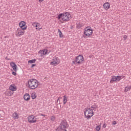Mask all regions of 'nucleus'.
Wrapping results in <instances>:
<instances>
[{
    "label": "nucleus",
    "mask_w": 131,
    "mask_h": 131,
    "mask_svg": "<svg viewBox=\"0 0 131 131\" xmlns=\"http://www.w3.org/2000/svg\"><path fill=\"white\" fill-rule=\"evenodd\" d=\"M9 89L10 91H12L13 92L16 91L17 89L16 88V86H13V85H10L9 86Z\"/></svg>",
    "instance_id": "f3484780"
},
{
    "label": "nucleus",
    "mask_w": 131,
    "mask_h": 131,
    "mask_svg": "<svg viewBox=\"0 0 131 131\" xmlns=\"http://www.w3.org/2000/svg\"><path fill=\"white\" fill-rule=\"evenodd\" d=\"M24 99L25 101H29V100H30V95L29 94L26 93L25 94Z\"/></svg>",
    "instance_id": "4468645a"
},
{
    "label": "nucleus",
    "mask_w": 131,
    "mask_h": 131,
    "mask_svg": "<svg viewBox=\"0 0 131 131\" xmlns=\"http://www.w3.org/2000/svg\"><path fill=\"white\" fill-rule=\"evenodd\" d=\"M27 29V26L24 27V28H18L17 30L16 31L15 35L16 36H21V35H24V34L25 33V31Z\"/></svg>",
    "instance_id": "423d86ee"
},
{
    "label": "nucleus",
    "mask_w": 131,
    "mask_h": 131,
    "mask_svg": "<svg viewBox=\"0 0 131 131\" xmlns=\"http://www.w3.org/2000/svg\"><path fill=\"white\" fill-rule=\"evenodd\" d=\"M40 29H42V28H39V27L38 29V30L39 31V30H40Z\"/></svg>",
    "instance_id": "f704fd0d"
},
{
    "label": "nucleus",
    "mask_w": 131,
    "mask_h": 131,
    "mask_svg": "<svg viewBox=\"0 0 131 131\" xmlns=\"http://www.w3.org/2000/svg\"><path fill=\"white\" fill-rule=\"evenodd\" d=\"M12 117L14 119H18L19 118V115L16 112H14L12 114Z\"/></svg>",
    "instance_id": "dca6fc26"
},
{
    "label": "nucleus",
    "mask_w": 131,
    "mask_h": 131,
    "mask_svg": "<svg viewBox=\"0 0 131 131\" xmlns=\"http://www.w3.org/2000/svg\"><path fill=\"white\" fill-rule=\"evenodd\" d=\"M123 38L125 40V39H126V38H127V36L126 35H124L123 37Z\"/></svg>",
    "instance_id": "7c9ffc66"
},
{
    "label": "nucleus",
    "mask_w": 131,
    "mask_h": 131,
    "mask_svg": "<svg viewBox=\"0 0 131 131\" xmlns=\"http://www.w3.org/2000/svg\"><path fill=\"white\" fill-rule=\"evenodd\" d=\"M68 98L67 97H66V95H64L63 97V105H65V104H66V103H67L68 101Z\"/></svg>",
    "instance_id": "a211bd4d"
},
{
    "label": "nucleus",
    "mask_w": 131,
    "mask_h": 131,
    "mask_svg": "<svg viewBox=\"0 0 131 131\" xmlns=\"http://www.w3.org/2000/svg\"><path fill=\"white\" fill-rule=\"evenodd\" d=\"M97 108H98V105L96 103H94L91 106L90 109L92 110V111H96Z\"/></svg>",
    "instance_id": "2eb2a0df"
},
{
    "label": "nucleus",
    "mask_w": 131,
    "mask_h": 131,
    "mask_svg": "<svg viewBox=\"0 0 131 131\" xmlns=\"http://www.w3.org/2000/svg\"><path fill=\"white\" fill-rule=\"evenodd\" d=\"M40 116H44V117H45V116H46V115L41 114V115H40Z\"/></svg>",
    "instance_id": "c9c22d12"
},
{
    "label": "nucleus",
    "mask_w": 131,
    "mask_h": 131,
    "mask_svg": "<svg viewBox=\"0 0 131 131\" xmlns=\"http://www.w3.org/2000/svg\"><path fill=\"white\" fill-rule=\"evenodd\" d=\"M58 32L59 33V37H63V34H62V32L60 29H58Z\"/></svg>",
    "instance_id": "5701e85b"
},
{
    "label": "nucleus",
    "mask_w": 131,
    "mask_h": 131,
    "mask_svg": "<svg viewBox=\"0 0 131 131\" xmlns=\"http://www.w3.org/2000/svg\"><path fill=\"white\" fill-rule=\"evenodd\" d=\"M107 126V124L106 123H104L102 126L103 128H106V127Z\"/></svg>",
    "instance_id": "cd10ccee"
},
{
    "label": "nucleus",
    "mask_w": 131,
    "mask_h": 131,
    "mask_svg": "<svg viewBox=\"0 0 131 131\" xmlns=\"http://www.w3.org/2000/svg\"><path fill=\"white\" fill-rule=\"evenodd\" d=\"M25 25H26V23L24 21H21L19 23V28H24V27H26V26H25Z\"/></svg>",
    "instance_id": "ddd939ff"
},
{
    "label": "nucleus",
    "mask_w": 131,
    "mask_h": 131,
    "mask_svg": "<svg viewBox=\"0 0 131 131\" xmlns=\"http://www.w3.org/2000/svg\"><path fill=\"white\" fill-rule=\"evenodd\" d=\"M62 98H61V97H59L58 98V99H57V102H58V101H59V100H60V99H61Z\"/></svg>",
    "instance_id": "e433bc0d"
},
{
    "label": "nucleus",
    "mask_w": 131,
    "mask_h": 131,
    "mask_svg": "<svg viewBox=\"0 0 131 131\" xmlns=\"http://www.w3.org/2000/svg\"><path fill=\"white\" fill-rule=\"evenodd\" d=\"M28 121L29 123H35L37 120L35 116L31 115L28 117Z\"/></svg>",
    "instance_id": "9d476101"
},
{
    "label": "nucleus",
    "mask_w": 131,
    "mask_h": 131,
    "mask_svg": "<svg viewBox=\"0 0 131 131\" xmlns=\"http://www.w3.org/2000/svg\"><path fill=\"white\" fill-rule=\"evenodd\" d=\"M59 126L61 131H67L66 129L68 127V126H69V125H68V123H67V121H66V120H62L60 122Z\"/></svg>",
    "instance_id": "39448f33"
},
{
    "label": "nucleus",
    "mask_w": 131,
    "mask_h": 131,
    "mask_svg": "<svg viewBox=\"0 0 131 131\" xmlns=\"http://www.w3.org/2000/svg\"><path fill=\"white\" fill-rule=\"evenodd\" d=\"M33 26H35V27H37L38 26H40V24L38 23H33L32 24Z\"/></svg>",
    "instance_id": "412c9836"
},
{
    "label": "nucleus",
    "mask_w": 131,
    "mask_h": 131,
    "mask_svg": "<svg viewBox=\"0 0 131 131\" xmlns=\"http://www.w3.org/2000/svg\"><path fill=\"white\" fill-rule=\"evenodd\" d=\"M38 86V81L35 79H31L28 81V88L30 90H35Z\"/></svg>",
    "instance_id": "f257e3e1"
},
{
    "label": "nucleus",
    "mask_w": 131,
    "mask_h": 131,
    "mask_svg": "<svg viewBox=\"0 0 131 131\" xmlns=\"http://www.w3.org/2000/svg\"><path fill=\"white\" fill-rule=\"evenodd\" d=\"M84 116L87 119H90L91 117L94 116V111L91 110V108H85L84 111Z\"/></svg>",
    "instance_id": "20e7f679"
},
{
    "label": "nucleus",
    "mask_w": 131,
    "mask_h": 131,
    "mask_svg": "<svg viewBox=\"0 0 131 131\" xmlns=\"http://www.w3.org/2000/svg\"><path fill=\"white\" fill-rule=\"evenodd\" d=\"M101 129V125H98L96 127V130L99 131Z\"/></svg>",
    "instance_id": "a878e982"
},
{
    "label": "nucleus",
    "mask_w": 131,
    "mask_h": 131,
    "mask_svg": "<svg viewBox=\"0 0 131 131\" xmlns=\"http://www.w3.org/2000/svg\"><path fill=\"white\" fill-rule=\"evenodd\" d=\"M36 30H38V28L36 27Z\"/></svg>",
    "instance_id": "58836bf2"
},
{
    "label": "nucleus",
    "mask_w": 131,
    "mask_h": 131,
    "mask_svg": "<svg viewBox=\"0 0 131 131\" xmlns=\"http://www.w3.org/2000/svg\"><path fill=\"white\" fill-rule=\"evenodd\" d=\"M51 120L52 121H55L56 120V117L54 116H52L51 117Z\"/></svg>",
    "instance_id": "393cba45"
},
{
    "label": "nucleus",
    "mask_w": 131,
    "mask_h": 131,
    "mask_svg": "<svg viewBox=\"0 0 131 131\" xmlns=\"http://www.w3.org/2000/svg\"><path fill=\"white\" fill-rule=\"evenodd\" d=\"M116 122L115 121H114L112 123V124H113V125H115V124H116Z\"/></svg>",
    "instance_id": "c756f323"
},
{
    "label": "nucleus",
    "mask_w": 131,
    "mask_h": 131,
    "mask_svg": "<svg viewBox=\"0 0 131 131\" xmlns=\"http://www.w3.org/2000/svg\"><path fill=\"white\" fill-rule=\"evenodd\" d=\"M80 27H81V25L78 24V28H80Z\"/></svg>",
    "instance_id": "2f4dec72"
},
{
    "label": "nucleus",
    "mask_w": 131,
    "mask_h": 131,
    "mask_svg": "<svg viewBox=\"0 0 131 131\" xmlns=\"http://www.w3.org/2000/svg\"><path fill=\"white\" fill-rule=\"evenodd\" d=\"M64 22H67L71 19V14L69 12H63L58 15V19H61Z\"/></svg>",
    "instance_id": "f03ea898"
},
{
    "label": "nucleus",
    "mask_w": 131,
    "mask_h": 131,
    "mask_svg": "<svg viewBox=\"0 0 131 131\" xmlns=\"http://www.w3.org/2000/svg\"><path fill=\"white\" fill-rule=\"evenodd\" d=\"M36 62V59H32L28 61L29 64H33V63H35Z\"/></svg>",
    "instance_id": "4be33fe9"
},
{
    "label": "nucleus",
    "mask_w": 131,
    "mask_h": 131,
    "mask_svg": "<svg viewBox=\"0 0 131 131\" xmlns=\"http://www.w3.org/2000/svg\"><path fill=\"white\" fill-rule=\"evenodd\" d=\"M41 54H42V55H47V53H48V50H43L42 51H39Z\"/></svg>",
    "instance_id": "aec40b11"
},
{
    "label": "nucleus",
    "mask_w": 131,
    "mask_h": 131,
    "mask_svg": "<svg viewBox=\"0 0 131 131\" xmlns=\"http://www.w3.org/2000/svg\"><path fill=\"white\" fill-rule=\"evenodd\" d=\"M5 59H6V60H10V58H8V57H6Z\"/></svg>",
    "instance_id": "473e14b6"
},
{
    "label": "nucleus",
    "mask_w": 131,
    "mask_h": 131,
    "mask_svg": "<svg viewBox=\"0 0 131 131\" xmlns=\"http://www.w3.org/2000/svg\"><path fill=\"white\" fill-rule=\"evenodd\" d=\"M12 74H13V75H14L15 76H16L17 75V73H16V71L12 72Z\"/></svg>",
    "instance_id": "c85d7f7f"
},
{
    "label": "nucleus",
    "mask_w": 131,
    "mask_h": 131,
    "mask_svg": "<svg viewBox=\"0 0 131 131\" xmlns=\"http://www.w3.org/2000/svg\"><path fill=\"white\" fill-rule=\"evenodd\" d=\"M83 61H84V58H83V56H82V55H78L73 61V64H78V65H79V64H81V63H82Z\"/></svg>",
    "instance_id": "0eeeda50"
},
{
    "label": "nucleus",
    "mask_w": 131,
    "mask_h": 131,
    "mask_svg": "<svg viewBox=\"0 0 131 131\" xmlns=\"http://www.w3.org/2000/svg\"><path fill=\"white\" fill-rule=\"evenodd\" d=\"M103 8L104 10H109L110 9V3L109 2L105 3L103 4Z\"/></svg>",
    "instance_id": "f8f14e48"
},
{
    "label": "nucleus",
    "mask_w": 131,
    "mask_h": 131,
    "mask_svg": "<svg viewBox=\"0 0 131 131\" xmlns=\"http://www.w3.org/2000/svg\"><path fill=\"white\" fill-rule=\"evenodd\" d=\"M82 37L86 38L90 37L93 34V30L91 29V27H87L84 29V32Z\"/></svg>",
    "instance_id": "7ed1b4c3"
},
{
    "label": "nucleus",
    "mask_w": 131,
    "mask_h": 131,
    "mask_svg": "<svg viewBox=\"0 0 131 131\" xmlns=\"http://www.w3.org/2000/svg\"><path fill=\"white\" fill-rule=\"evenodd\" d=\"M130 90H131V86L128 85L125 88L124 92L125 93H127V92H128V91H130Z\"/></svg>",
    "instance_id": "6ab92c4d"
},
{
    "label": "nucleus",
    "mask_w": 131,
    "mask_h": 131,
    "mask_svg": "<svg viewBox=\"0 0 131 131\" xmlns=\"http://www.w3.org/2000/svg\"><path fill=\"white\" fill-rule=\"evenodd\" d=\"M58 64H60V60L58 57H53L52 61L50 62V65L53 66H57Z\"/></svg>",
    "instance_id": "1a4fd4ad"
},
{
    "label": "nucleus",
    "mask_w": 131,
    "mask_h": 131,
    "mask_svg": "<svg viewBox=\"0 0 131 131\" xmlns=\"http://www.w3.org/2000/svg\"><path fill=\"white\" fill-rule=\"evenodd\" d=\"M31 98L33 99H36V94L35 93L32 94Z\"/></svg>",
    "instance_id": "b1692460"
},
{
    "label": "nucleus",
    "mask_w": 131,
    "mask_h": 131,
    "mask_svg": "<svg viewBox=\"0 0 131 131\" xmlns=\"http://www.w3.org/2000/svg\"><path fill=\"white\" fill-rule=\"evenodd\" d=\"M34 66H36V64H32L31 67H34Z\"/></svg>",
    "instance_id": "72a5a7b5"
},
{
    "label": "nucleus",
    "mask_w": 131,
    "mask_h": 131,
    "mask_svg": "<svg viewBox=\"0 0 131 131\" xmlns=\"http://www.w3.org/2000/svg\"><path fill=\"white\" fill-rule=\"evenodd\" d=\"M123 77H124L123 76H112L110 82L111 83H112L114 82V81H120V80H121Z\"/></svg>",
    "instance_id": "6e6552de"
},
{
    "label": "nucleus",
    "mask_w": 131,
    "mask_h": 131,
    "mask_svg": "<svg viewBox=\"0 0 131 131\" xmlns=\"http://www.w3.org/2000/svg\"><path fill=\"white\" fill-rule=\"evenodd\" d=\"M43 0H39V3H41Z\"/></svg>",
    "instance_id": "4c0bfd02"
},
{
    "label": "nucleus",
    "mask_w": 131,
    "mask_h": 131,
    "mask_svg": "<svg viewBox=\"0 0 131 131\" xmlns=\"http://www.w3.org/2000/svg\"><path fill=\"white\" fill-rule=\"evenodd\" d=\"M10 66L12 67L13 70L14 71H15V72L17 71V64L15 63L14 62H10Z\"/></svg>",
    "instance_id": "9b49d317"
},
{
    "label": "nucleus",
    "mask_w": 131,
    "mask_h": 131,
    "mask_svg": "<svg viewBox=\"0 0 131 131\" xmlns=\"http://www.w3.org/2000/svg\"><path fill=\"white\" fill-rule=\"evenodd\" d=\"M56 131H62L61 128H60V126H59L57 129H55Z\"/></svg>",
    "instance_id": "bb28decb"
}]
</instances>
